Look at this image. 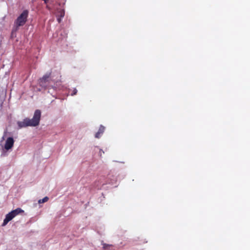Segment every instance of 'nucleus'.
Wrapping results in <instances>:
<instances>
[{"instance_id":"obj_1","label":"nucleus","mask_w":250,"mask_h":250,"mask_svg":"<svg viewBox=\"0 0 250 250\" xmlns=\"http://www.w3.org/2000/svg\"><path fill=\"white\" fill-rule=\"evenodd\" d=\"M41 117V111L39 109L35 110L33 117L30 119L26 118L22 121H18L17 125L20 128L27 126H36L39 125Z\"/></svg>"},{"instance_id":"obj_2","label":"nucleus","mask_w":250,"mask_h":250,"mask_svg":"<svg viewBox=\"0 0 250 250\" xmlns=\"http://www.w3.org/2000/svg\"><path fill=\"white\" fill-rule=\"evenodd\" d=\"M52 81L51 72H47L39 80L40 86L46 89L49 88Z\"/></svg>"},{"instance_id":"obj_3","label":"nucleus","mask_w":250,"mask_h":250,"mask_svg":"<svg viewBox=\"0 0 250 250\" xmlns=\"http://www.w3.org/2000/svg\"><path fill=\"white\" fill-rule=\"evenodd\" d=\"M28 16V11L27 10H24L21 14L17 18L15 21V24L17 28L20 26H23L25 24L27 21V17Z\"/></svg>"},{"instance_id":"obj_4","label":"nucleus","mask_w":250,"mask_h":250,"mask_svg":"<svg viewBox=\"0 0 250 250\" xmlns=\"http://www.w3.org/2000/svg\"><path fill=\"white\" fill-rule=\"evenodd\" d=\"M14 140L12 137H8L6 140L4 148L6 150L11 149L14 145Z\"/></svg>"},{"instance_id":"obj_5","label":"nucleus","mask_w":250,"mask_h":250,"mask_svg":"<svg viewBox=\"0 0 250 250\" xmlns=\"http://www.w3.org/2000/svg\"><path fill=\"white\" fill-rule=\"evenodd\" d=\"M15 217L13 213L11 212L6 215L5 218L3 220L2 226H5L9 221L12 220Z\"/></svg>"},{"instance_id":"obj_6","label":"nucleus","mask_w":250,"mask_h":250,"mask_svg":"<svg viewBox=\"0 0 250 250\" xmlns=\"http://www.w3.org/2000/svg\"><path fill=\"white\" fill-rule=\"evenodd\" d=\"M105 127L102 125H101L98 131L96 133L95 137L96 138H100L102 135V134L104 133V131Z\"/></svg>"},{"instance_id":"obj_7","label":"nucleus","mask_w":250,"mask_h":250,"mask_svg":"<svg viewBox=\"0 0 250 250\" xmlns=\"http://www.w3.org/2000/svg\"><path fill=\"white\" fill-rule=\"evenodd\" d=\"M23 212L24 211L21 208H17L11 211V212L13 213L14 217L16 216L17 215H19L21 213H23Z\"/></svg>"},{"instance_id":"obj_8","label":"nucleus","mask_w":250,"mask_h":250,"mask_svg":"<svg viewBox=\"0 0 250 250\" xmlns=\"http://www.w3.org/2000/svg\"><path fill=\"white\" fill-rule=\"evenodd\" d=\"M103 249L104 250H112L113 246L112 245L103 244Z\"/></svg>"},{"instance_id":"obj_9","label":"nucleus","mask_w":250,"mask_h":250,"mask_svg":"<svg viewBox=\"0 0 250 250\" xmlns=\"http://www.w3.org/2000/svg\"><path fill=\"white\" fill-rule=\"evenodd\" d=\"M64 16V11L63 9H61L58 12V13L57 15V17L63 18Z\"/></svg>"},{"instance_id":"obj_10","label":"nucleus","mask_w":250,"mask_h":250,"mask_svg":"<svg viewBox=\"0 0 250 250\" xmlns=\"http://www.w3.org/2000/svg\"><path fill=\"white\" fill-rule=\"evenodd\" d=\"M48 199H49L48 197L46 196V197H44L43 199L39 200L38 201V203L39 204L47 202L48 200Z\"/></svg>"},{"instance_id":"obj_11","label":"nucleus","mask_w":250,"mask_h":250,"mask_svg":"<svg viewBox=\"0 0 250 250\" xmlns=\"http://www.w3.org/2000/svg\"><path fill=\"white\" fill-rule=\"evenodd\" d=\"M77 90L76 88H75V89H74V90L73 91V93L71 94V95L72 96L75 95L77 94Z\"/></svg>"},{"instance_id":"obj_12","label":"nucleus","mask_w":250,"mask_h":250,"mask_svg":"<svg viewBox=\"0 0 250 250\" xmlns=\"http://www.w3.org/2000/svg\"><path fill=\"white\" fill-rule=\"evenodd\" d=\"M57 21L60 23L61 21V17H57Z\"/></svg>"},{"instance_id":"obj_13","label":"nucleus","mask_w":250,"mask_h":250,"mask_svg":"<svg viewBox=\"0 0 250 250\" xmlns=\"http://www.w3.org/2000/svg\"><path fill=\"white\" fill-rule=\"evenodd\" d=\"M43 0L44 1L45 3H47V2L48 1V0Z\"/></svg>"}]
</instances>
